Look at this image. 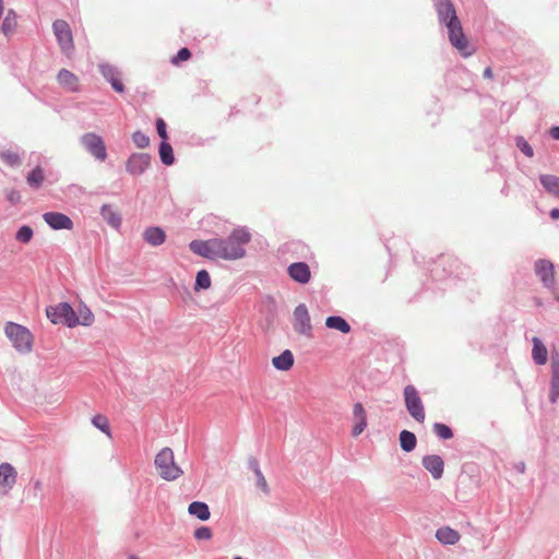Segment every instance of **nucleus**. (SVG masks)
Masks as SVG:
<instances>
[{
  "label": "nucleus",
  "mask_w": 559,
  "mask_h": 559,
  "mask_svg": "<svg viewBox=\"0 0 559 559\" xmlns=\"http://www.w3.org/2000/svg\"><path fill=\"white\" fill-rule=\"evenodd\" d=\"M353 415L356 419V424L353 427L352 435L354 437L359 436L367 427V415L361 403H356L353 408Z\"/></svg>",
  "instance_id": "19"
},
{
  "label": "nucleus",
  "mask_w": 559,
  "mask_h": 559,
  "mask_svg": "<svg viewBox=\"0 0 559 559\" xmlns=\"http://www.w3.org/2000/svg\"><path fill=\"white\" fill-rule=\"evenodd\" d=\"M98 68L100 74L108 83H110L114 91H116L117 93L124 92V85L120 79L121 73L118 70V68L109 63H100Z\"/></svg>",
  "instance_id": "13"
},
{
  "label": "nucleus",
  "mask_w": 559,
  "mask_h": 559,
  "mask_svg": "<svg viewBox=\"0 0 559 559\" xmlns=\"http://www.w3.org/2000/svg\"><path fill=\"white\" fill-rule=\"evenodd\" d=\"M151 166V155L147 153H132L126 162V171L131 176L143 175Z\"/></svg>",
  "instance_id": "9"
},
{
  "label": "nucleus",
  "mask_w": 559,
  "mask_h": 559,
  "mask_svg": "<svg viewBox=\"0 0 559 559\" xmlns=\"http://www.w3.org/2000/svg\"><path fill=\"white\" fill-rule=\"evenodd\" d=\"M294 329L297 333L310 337L312 335V325L308 308L305 304L298 305L294 310Z\"/></svg>",
  "instance_id": "10"
},
{
  "label": "nucleus",
  "mask_w": 559,
  "mask_h": 559,
  "mask_svg": "<svg viewBox=\"0 0 559 559\" xmlns=\"http://www.w3.org/2000/svg\"><path fill=\"white\" fill-rule=\"evenodd\" d=\"M435 536L442 545H455L461 538L460 533L450 526L438 528Z\"/></svg>",
  "instance_id": "21"
},
{
  "label": "nucleus",
  "mask_w": 559,
  "mask_h": 559,
  "mask_svg": "<svg viewBox=\"0 0 559 559\" xmlns=\"http://www.w3.org/2000/svg\"><path fill=\"white\" fill-rule=\"evenodd\" d=\"M432 430L442 440H448L453 437L452 429L442 423L433 424Z\"/></svg>",
  "instance_id": "37"
},
{
  "label": "nucleus",
  "mask_w": 559,
  "mask_h": 559,
  "mask_svg": "<svg viewBox=\"0 0 559 559\" xmlns=\"http://www.w3.org/2000/svg\"><path fill=\"white\" fill-rule=\"evenodd\" d=\"M46 316L52 324H63L68 328L78 325L76 312L69 302L48 306Z\"/></svg>",
  "instance_id": "5"
},
{
  "label": "nucleus",
  "mask_w": 559,
  "mask_h": 559,
  "mask_svg": "<svg viewBox=\"0 0 559 559\" xmlns=\"http://www.w3.org/2000/svg\"><path fill=\"white\" fill-rule=\"evenodd\" d=\"M5 197L7 200L13 205L21 201V194L16 189L7 190Z\"/></svg>",
  "instance_id": "45"
},
{
  "label": "nucleus",
  "mask_w": 559,
  "mask_h": 559,
  "mask_svg": "<svg viewBox=\"0 0 559 559\" xmlns=\"http://www.w3.org/2000/svg\"><path fill=\"white\" fill-rule=\"evenodd\" d=\"M211 287V277L206 270H201L197 273L194 289H207Z\"/></svg>",
  "instance_id": "34"
},
{
  "label": "nucleus",
  "mask_w": 559,
  "mask_h": 559,
  "mask_svg": "<svg viewBox=\"0 0 559 559\" xmlns=\"http://www.w3.org/2000/svg\"><path fill=\"white\" fill-rule=\"evenodd\" d=\"M255 477H257V486L265 493V495H269L270 493V488H269V485L266 483V479L262 473V471L258 472V473H254Z\"/></svg>",
  "instance_id": "42"
},
{
  "label": "nucleus",
  "mask_w": 559,
  "mask_h": 559,
  "mask_svg": "<svg viewBox=\"0 0 559 559\" xmlns=\"http://www.w3.org/2000/svg\"><path fill=\"white\" fill-rule=\"evenodd\" d=\"M188 512L201 521H207L211 516L209 506L202 501H193L188 507Z\"/></svg>",
  "instance_id": "28"
},
{
  "label": "nucleus",
  "mask_w": 559,
  "mask_h": 559,
  "mask_svg": "<svg viewBox=\"0 0 559 559\" xmlns=\"http://www.w3.org/2000/svg\"><path fill=\"white\" fill-rule=\"evenodd\" d=\"M421 464L424 468L428 471L435 479H440L442 477L444 471V462L440 455H425L421 460Z\"/></svg>",
  "instance_id": "17"
},
{
  "label": "nucleus",
  "mask_w": 559,
  "mask_h": 559,
  "mask_svg": "<svg viewBox=\"0 0 559 559\" xmlns=\"http://www.w3.org/2000/svg\"><path fill=\"white\" fill-rule=\"evenodd\" d=\"M92 424L99 429L102 432L106 433L108 437H111V431L109 428V421L106 416L97 414L92 418Z\"/></svg>",
  "instance_id": "36"
},
{
  "label": "nucleus",
  "mask_w": 559,
  "mask_h": 559,
  "mask_svg": "<svg viewBox=\"0 0 559 559\" xmlns=\"http://www.w3.org/2000/svg\"><path fill=\"white\" fill-rule=\"evenodd\" d=\"M515 144L516 147L527 157L534 156L533 147L530 145V143L522 136L519 135L515 138Z\"/></svg>",
  "instance_id": "40"
},
{
  "label": "nucleus",
  "mask_w": 559,
  "mask_h": 559,
  "mask_svg": "<svg viewBox=\"0 0 559 559\" xmlns=\"http://www.w3.org/2000/svg\"><path fill=\"white\" fill-rule=\"evenodd\" d=\"M76 320L78 325L81 324L84 326H90L94 322V314L87 306L81 305L76 313Z\"/></svg>",
  "instance_id": "33"
},
{
  "label": "nucleus",
  "mask_w": 559,
  "mask_h": 559,
  "mask_svg": "<svg viewBox=\"0 0 559 559\" xmlns=\"http://www.w3.org/2000/svg\"><path fill=\"white\" fill-rule=\"evenodd\" d=\"M287 272L288 275L299 284H307L311 278L310 267L306 262L292 263Z\"/></svg>",
  "instance_id": "18"
},
{
  "label": "nucleus",
  "mask_w": 559,
  "mask_h": 559,
  "mask_svg": "<svg viewBox=\"0 0 559 559\" xmlns=\"http://www.w3.org/2000/svg\"><path fill=\"white\" fill-rule=\"evenodd\" d=\"M16 27V14L13 10H9L1 26V31L8 35Z\"/></svg>",
  "instance_id": "35"
},
{
  "label": "nucleus",
  "mask_w": 559,
  "mask_h": 559,
  "mask_svg": "<svg viewBox=\"0 0 559 559\" xmlns=\"http://www.w3.org/2000/svg\"><path fill=\"white\" fill-rule=\"evenodd\" d=\"M194 538L198 540H209L212 538V530L207 526H200L194 531Z\"/></svg>",
  "instance_id": "41"
},
{
  "label": "nucleus",
  "mask_w": 559,
  "mask_h": 559,
  "mask_svg": "<svg viewBox=\"0 0 559 559\" xmlns=\"http://www.w3.org/2000/svg\"><path fill=\"white\" fill-rule=\"evenodd\" d=\"M45 180V173L44 169L40 166H36L32 171H29L26 176V182L27 185L34 189L37 190L41 187L43 182Z\"/></svg>",
  "instance_id": "29"
},
{
  "label": "nucleus",
  "mask_w": 559,
  "mask_h": 559,
  "mask_svg": "<svg viewBox=\"0 0 559 559\" xmlns=\"http://www.w3.org/2000/svg\"><path fill=\"white\" fill-rule=\"evenodd\" d=\"M33 235H34L33 229L29 226L24 225V226L20 227L19 230L16 231L15 239L22 243H28L32 240Z\"/></svg>",
  "instance_id": "38"
},
{
  "label": "nucleus",
  "mask_w": 559,
  "mask_h": 559,
  "mask_svg": "<svg viewBox=\"0 0 559 559\" xmlns=\"http://www.w3.org/2000/svg\"><path fill=\"white\" fill-rule=\"evenodd\" d=\"M539 182L551 195L559 198V177L555 175H540Z\"/></svg>",
  "instance_id": "27"
},
{
  "label": "nucleus",
  "mask_w": 559,
  "mask_h": 559,
  "mask_svg": "<svg viewBox=\"0 0 559 559\" xmlns=\"http://www.w3.org/2000/svg\"><path fill=\"white\" fill-rule=\"evenodd\" d=\"M4 334L17 353L26 355L33 350L34 335L26 326L11 321L7 322Z\"/></svg>",
  "instance_id": "3"
},
{
  "label": "nucleus",
  "mask_w": 559,
  "mask_h": 559,
  "mask_svg": "<svg viewBox=\"0 0 559 559\" xmlns=\"http://www.w3.org/2000/svg\"><path fill=\"white\" fill-rule=\"evenodd\" d=\"M191 57V51L188 48H181L178 53L171 59V62L177 64L179 61L188 60Z\"/></svg>",
  "instance_id": "43"
},
{
  "label": "nucleus",
  "mask_w": 559,
  "mask_h": 559,
  "mask_svg": "<svg viewBox=\"0 0 559 559\" xmlns=\"http://www.w3.org/2000/svg\"><path fill=\"white\" fill-rule=\"evenodd\" d=\"M549 216H550L552 219H559V209H552V210H550V212H549Z\"/></svg>",
  "instance_id": "49"
},
{
  "label": "nucleus",
  "mask_w": 559,
  "mask_h": 559,
  "mask_svg": "<svg viewBox=\"0 0 559 559\" xmlns=\"http://www.w3.org/2000/svg\"><path fill=\"white\" fill-rule=\"evenodd\" d=\"M435 10L438 22L444 26L448 32L449 41L463 56L468 57L474 52L463 33L462 23L456 14L455 7L451 0H435Z\"/></svg>",
  "instance_id": "1"
},
{
  "label": "nucleus",
  "mask_w": 559,
  "mask_h": 559,
  "mask_svg": "<svg viewBox=\"0 0 559 559\" xmlns=\"http://www.w3.org/2000/svg\"><path fill=\"white\" fill-rule=\"evenodd\" d=\"M159 157L164 165L170 166L175 162L174 151L168 141H162L159 145Z\"/></svg>",
  "instance_id": "32"
},
{
  "label": "nucleus",
  "mask_w": 559,
  "mask_h": 559,
  "mask_svg": "<svg viewBox=\"0 0 559 559\" xmlns=\"http://www.w3.org/2000/svg\"><path fill=\"white\" fill-rule=\"evenodd\" d=\"M154 465L159 476L168 481L178 479L182 474V469L176 464L174 452L170 448H163L155 456Z\"/></svg>",
  "instance_id": "4"
},
{
  "label": "nucleus",
  "mask_w": 559,
  "mask_h": 559,
  "mask_svg": "<svg viewBox=\"0 0 559 559\" xmlns=\"http://www.w3.org/2000/svg\"><path fill=\"white\" fill-rule=\"evenodd\" d=\"M52 29L61 51L67 56L71 55L74 44L70 25L63 20H56L52 23Z\"/></svg>",
  "instance_id": "8"
},
{
  "label": "nucleus",
  "mask_w": 559,
  "mask_h": 559,
  "mask_svg": "<svg viewBox=\"0 0 559 559\" xmlns=\"http://www.w3.org/2000/svg\"><path fill=\"white\" fill-rule=\"evenodd\" d=\"M128 559H139L135 555H130Z\"/></svg>",
  "instance_id": "53"
},
{
  "label": "nucleus",
  "mask_w": 559,
  "mask_h": 559,
  "mask_svg": "<svg viewBox=\"0 0 559 559\" xmlns=\"http://www.w3.org/2000/svg\"><path fill=\"white\" fill-rule=\"evenodd\" d=\"M551 379H550V391L549 401L555 404L559 400V353L554 352L551 354Z\"/></svg>",
  "instance_id": "16"
},
{
  "label": "nucleus",
  "mask_w": 559,
  "mask_h": 559,
  "mask_svg": "<svg viewBox=\"0 0 559 559\" xmlns=\"http://www.w3.org/2000/svg\"><path fill=\"white\" fill-rule=\"evenodd\" d=\"M535 272L547 288H552L555 284L554 264L549 260L539 259L535 262Z\"/></svg>",
  "instance_id": "15"
},
{
  "label": "nucleus",
  "mask_w": 559,
  "mask_h": 559,
  "mask_svg": "<svg viewBox=\"0 0 559 559\" xmlns=\"http://www.w3.org/2000/svg\"><path fill=\"white\" fill-rule=\"evenodd\" d=\"M215 238H211L207 240H192L189 243L190 250L203 258L215 260L218 258L217 245Z\"/></svg>",
  "instance_id": "11"
},
{
  "label": "nucleus",
  "mask_w": 559,
  "mask_h": 559,
  "mask_svg": "<svg viewBox=\"0 0 559 559\" xmlns=\"http://www.w3.org/2000/svg\"><path fill=\"white\" fill-rule=\"evenodd\" d=\"M514 469L519 473V474H523L525 472V463L524 462H518L514 464Z\"/></svg>",
  "instance_id": "47"
},
{
  "label": "nucleus",
  "mask_w": 559,
  "mask_h": 559,
  "mask_svg": "<svg viewBox=\"0 0 559 559\" xmlns=\"http://www.w3.org/2000/svg\"><path fill=\"white\" fill-rule=\"evenodd\" d=\"M218 258L223 260H238L245 257V246L250 242L251 234L246 227L235 228L227 238H215Z\"/></svg>",
  "instance_id": "2"
},
{
  "label": "nucleus",
  "mask_w": 559,
  "mask_h": 559,
  "mask_svg": "<svg viewBox=\"0 0 559 559\" xmlns=\"http://www.w3.org/2000/svg\"><path fill=\"white\" fill-rule=\"evenodd\" d=\"M552 292H554V295H555L556 300H558V301H559V288H555V287H552Z\"/></svg>",
  "instance_id": "52"
},
{
  "label": "nucleus",
  "mask_w": 559,
  "mask_h": 559,
  "mask_svg": "<svg viewBox=\"0 0 559 559\" xmlns=\"http://www.w3.org/2000/svg\"><path fill=\"white\" fill-rule=\"evenodd\" d=\"M143 239L152 247H158L165 242L166 234L160 227L151 226L143 231Z\"/></svg>",
  "instance_id": "20"
},
{
  "label": "nucleus",
  "mask_w": 559,
  "mask_h": 559,
  "mask_svg": "<svg viewBox=\"0 0 559 559\" xmlns=\"http://www.w3.org/2000/svg\"><path fill=\"white\" fill-rule=\"evenodd\" d=\"M24 153L19 150L5 148L0 151V159L9 167L16 168L23 163Z\"/></svg>",
  "instance_id": "23"
},
{
  "label": "nucleus",
  "mask_w": 559,
  "mask_h": 559,
  "mask_svg": "<svg viewBox=\"0 0 559 559\" xmlns=\"http://www.w3.org/2000/svg\"><path fill=\"white\" fill-rule=\"evenodd\" d=\"M404 394V402L406 409L408 411L409 415L418 423H424L426 418L425 408L423 401L419 396V393L417 389L408 384L404 388L403 391Z\"/></svg>",
  "instance_id": "6"
},
{
  "label": "nucleus",
  "mask_w": 559,
  "mask_h": 559,
  "mask_svg": "<svg viewBox=\"0 0 559 559\" xmlns=\"http://www.w3.org/2000/svg\"><path fill=\"white\" fill-rule=\"evenodd\" d=\"M489 74H490V71H489V66H488L484 69L483 75H484V78L489 79Z\"/></svg>",
  "instance_id": "51"
},
{
  "label": "nucleus",
  "mask_w": 559,
  "mask_h": 559,
  "mask_svg": "<svg viewBox=\"0 0 559 559\" xmlns=\"http://www.w3.org/2000/svg\"><path fill=\"white\" fill-rule=\"evenodd\" d=\"M43 219L50 228L55 230H71L73 228L72 219L68 215L60 212H46L43 214Z\"/></svg>",
  "instance_id": "14"
},
{
  "label": "nucleus",
  "mask_w": 559,
  "mask_h": 559,
  "mask_svg": "<svg viewBox=\"0 0 559 559\" xmlns=\"http://www.w3.org/2000/svg\"><path fill=\"white\" fill-rule=\"evenodd\" d=\"M41 487H43V484H41V481H40V480H35V481H34V489H35L36 491L41 490Z\"/></svg>",
  "instance_id": "50"
},
{
  "label": "nucleus",
  "mask_w": 559,
  "mask_h": 559,
  "mask_svg": "<svg viewBox=\"0 0 559 559\" xmlns=\"http://www.w3.org/2000/svg\"><path fill=\"white\" fill-rule=\"evenodd\" d=\"M80 142L86 152L90 153L96 160H106L107 148L100 135L94 132H87L80 138Z\"/></svg>",
  "instance_id": "7"
},
{
  "label": "nucleus",
  "mask_w": 559,
  "mask_h": 559,
  "mask_svg": "<svg viewBox=\"0 0 559 559\" xmlns=\"http://www.w3.org/2000/svg\"><path fill=\"white\" fill-rule=\"evenodd\" d=\"M58 83L70 92L79 91L78 76L67 69H61L57 75Z\"/></svg>",
  "instance_id": "22"
},
{
  "label": "nucleus",
  "mask_w": 559,
  "mask_h": 559,
  "mask_svg": "<svg viewBox=\"0 0 559 559\" xmlns=\"http://www.w3.org/2000/svg\"><path fill=\"white\" fill-rule=\"evenodd\" d=\"M325 325L329 329H334L345 334L350 332V325L344 318L340 316L328 317L325 320Z\"/></svg>",
  "instance_id": "30"
},
{
  "label": "nucleus",
  "mask_w": 559,
  "mask_h": 559,
  "mask_svg": "<svg viewBox=\"0 0 559 559\" xmlns=\"http://www.w3.org/2000/svg\"><path fill=\"white\" fill-rule=\"evenodd\" d=\"M234 559H242L241 557H235Z\"/></svg>",
  "instance_id": "54"
},
{
  "label": "nucleus",
  "mask_w": 559,
  "mask_h": 559,
  "mask_svg": "<svg viewBox=\"0 0 559 559\" xmlns=\"http://www.w3.org/2000/svg\"><path fill=\"white\" fill-rule=\"evenodd\" d=\"M532 357L536 365L543 366L548 360V350L540 338L533 337Z\"/></svg>",
  "instance_id": "25"
},
{
  "label": "nucleus",
  "mask_w": 559,
  "mask_h": 559,
  "mask_svg": "<svg viewBox=\"0 0 559 559\" xmlns=\"http://www.w3.org/2000/svg\"><path fill=\"white\" fill-rule=\"evenodd\" d=\"M100 215L103 219L111 227L118 229L121 226V215L119 212L115 210V207L111 204H104L100 207Z\"/></svg>",
  "instance_id": "24"
},
{
  "label": "nucleus",
  "mask_w": 559,
  "mask_h": 559,
  "mask_svg": "<svg viewBox=\"0 0 559 559\" xmlns=\"http://www.w3.org/2000/svg\"><path fill=\"white\" fill-rule=\"evenodd\" d=\"M417 439L416 436L408 431L403 430L400 433V445L403 451L411 452L416 448Z\"/></svg>",
  "instance_id": "31"
},
{
  "label": "nucleus",
  "mask_w": 559,
  "mask_h": 559,
  "mask_svg": "<svg viewBox=\"0 0 559 559\" xmlns=\"http://www.w3.org/2000/svg\"><path fill=\"white\" fill-rule=\"evenodd\" d=\"M272 364L275 369L287 371L294 365V355L289 349H285L281 355L272 359Z\"/></svg>",
  "instance_id": "26"
},
{
  "label": "nucleus",
  "mask_w": 559,
  "mask_h": 559,
  "mask_svg": "<svg viewBox=\"0 0 559 559\" xmlns=\"http://www.w3.org/2000/svg\"><path fill=\"white\" fill-rule=\"evenodd\" d=\"M248 465H249V468L253 472V473H258L261 471L260 468V464H259V461L255 459V457H250L248 460Z\"/></svg>",
  "instance_id": "46"
},
{
  "label": "nucleus",
  "mask_w": 559,
  "mask_h": 559,
  "mask_svg": "<svg viewBox=\"0 0 559 559\" xmlns=\"http://www.w3.org/2000/svg\"><path fill=\"white\" fill-rule=\"evenodd\" d=\"M131 138L138 148H145L150 145V138L140 130L133 132Z\"/></svg>",
  "instance_id": "39"
},
{
  "label": "nucleus",
  "mask_w": 559,
  "mask_h": 559,
  "mask_svg": "<svg viewBox=\"0 0 559 559\" xmlns=\"http://www.w3.org/2000/svg\"><path fill=\"white\" fill-rule=\"evenodd\" d=\"M17 473L10 463L0 464V495L7 496L16 483Z\"/></svg>",
  "instance_id": "12"
},
{
  "label": "nucleus",
  "mask_w": 559,
  "mask_h": 559,
  "mask_svg": "<svg viewBox=\"0 0 559 559\" xmlns=\"http://www.w3.org/2000/svg\"><path fill=\"white\" fill-rule=\"evenodd\" d=\"M156 130L158 135L162 138L163 141L168 140L167 130H166V123L162 118H158L156 120Z\"/></svg>",
  "instance_id": "44"
},
{
  "label": "nucleus",
  "mask_w": 559,
  "mask_h": 559,
  "mask_svg": "<svg viewBox=\"0 0 559 559\" xmlns=\"http://www.w3.org/2000/svg\"><path fill=\"white\" fill-rule=\"evenodd\" d=\"M549 133H550L552 139L559 140V126L558 127H552L550 129Z\"/></svg>",
  "instance_id": "48"
}]
</instances>
